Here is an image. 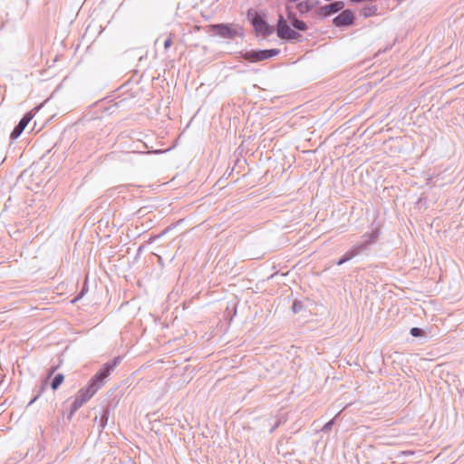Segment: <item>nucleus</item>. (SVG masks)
Masks as SVG:
<instances>
[{
	"label": "nucleus",
	"instance_id": "nucleus-1",
	"mask_svg": "<svg viewBox=\"0 0 464 464\" xmlns=\"http://www.w3.org/2000/svg\"><path fill=\"white\" fill-rule=\"evenodd\" d=\"M121 356L114 357L111 361L104 363L102 368L90 379L87 385L82 388L72 405L79 410L85 402H87L104 384L105 379L121 362Z\"/></svg>",
	"mask_w": 464,
	"mask_h": 464
},
{
	"label": "nucleus",
	"instance_id": "nucleus-2",
	"mask_svg": "<svg viewBox=\"0 0 464 464\" xmlns=\"http://www.w3.org/2000/svg\"><path fill=\"white\" fill-rule=\"evenodd\" d=\"M246 17L256 35L267 37L274 33V27L266 22V14L263 12L249 8L246 13Z\"/></svg>",
	"mask_w": 464,
	"mask_h": 464
},
{
	"label": "nucleus",
	"instance_id": "nucleus-3",
	"mask_svg": "<svg viewBox=\"0 0 464 464\" xmlns=\"http://www.w3.org/2000/svg\"><path fill=\"white\" fill-rule=\"evenodd\" d=\"M208 28L211 33L224 39L233 40L236 37H244V28L237 24H212Z\"/></svg>",
	"mask_w": 464,
	"mask_h": 464
},
{
	"label": "nucleus",
	"instance_id": "nucleus-4",
	"mask_svg": "<svg viewBox=\"0 0 464 464\" xmlns=\"http://www.w3.org/2000/svg\"><path fill=\"white\" fill-rule=\"evenodd\" d=\"M380 236V229L378 227L374 228L371 233H365L362 238V240L356 243L351 247V250L353 252L354 256L360 255H368L372 246H373Z\"/></svg>",
	"mask_w": 464,
	"mask_h": 464
},
{
	"label": "nucleus",
	"instance_id": "nucleus-5",
	"mask_svg": "<svg viewBox=\"0 0 464 464\" xmlns=\"http://www.w3.org/2000/svg\"><path fill=\"white\" fill-rule=\"evenodd\" d=\"M280 53V50L276 48L272 49H252L241 51L239 53L240 57L249 63H258L272 57H275Z\"/></svg>",
	"mask_w": 464,
	"mask_h": 464
},
{
	"label": "nucleus",
	"instance_id": "nucleus-6",
	"mask_svg": "<svg viewBox=\"0 0 464 464\" xmlns=\"http://www.w3.org/2000/svg\"><path fill=\"white\" fill-rule=\"evenodd\" d=\"M276 34L281 40H284L286 42H293V41L298 42L302 38V35L298 32L292 29L288 25V24L286 23V21L282 14H279V15H278L277 25H276Z\"/></svg>",
	"mask_w": 464,
	"mask_h": 464
},
{
	"label": "nucleus",
	"instance_id": "nucleus-7",
	"mask_svg": "<svg viewBox=\"0 0 464 464\" xmlns=\"http://www.w3.org/2000/svg\"><path fill=\"white\" fill-rule=\"evenodd\" d=\"M343 8L344 3L343 1H334L330 4L319 6L311 14V16L314 20H322L338 14Z\"/></svg>",
	"mask_w": 464,
	"mask_h": 464
},
{
	"label": "nucleus",
	"instance_id": "nucleus-8",
	"mask_svg": "<svg viewBox=\"0 0 464 464\" xmlns=\"http://www.w3.org/2000/svg\"><path fill=\"white\" fill-rule=\"evenodd\" d=\"M355 14L351 9H343L333 18L332 23L335 27L346 28L355 24Z\"/></svg>",
	"mask_w": 464,
	"mask_h": 464
},
{
	"label": "nucleus",
	"instance_id": "nucleus-9",
	"mask_svg": "<svg viewBox=\"0 0 464 464\" xmlns=\"http://www.w3.org/2000/svg\"><path fill=\"white\" fill-rule=\"evenodd\" d=\"M32 120V115L27 112L25 113L22 119L19 121L18 124L13 129L10 133V140L12 141L15 140L19 138L22 132L24 130L30 121Z\"/></svg>",
	"mask_w": 464,
	"mask_h": 464
},
{
	"label": "nucleus",
	"instance_id": "nucleus-10",
	"mask_svg": "<svg viewBox=\"0 0 464 464\" xmlns=\"http://www.w3.org/2000/svg\"><path fill=\"white\" fill-rule=\"evenodd\" d=\"M320 5V0H303L295 4V9L300 15H305Z\"/></svg>",
	"mask_w": 464,
	"mask_h": 464
},
{
	"label": "nucleus",
	"instance_id": "nucleus-11",
	"mask_svg": "<svg viewBox=\"0 0 464 464\" xmlns=\"http://www.w3.org/2000/svg\"><path fill=\"white\" fill-rule=\"evenodd\" d=\"M109 416H110V408L109 407H105L102 409V411L101 413V416H100V424H99V428H100V430L99 432H102L105 427L107 426L108 424V420H109Z\"/></svg>",
	"mask_w": 464,
	"mask_h": 464
},
{
	"label": "nucleus",
	"instance_id": "nucleus-12",
	"mask_svg": "<svg viewBox=\"0 0 464 464\" xmlns=\"http://www.w3.org/2000/svg\"><path fill=\"white\" fill-rule=\"evenodd\" d=\"M376 5H366L360 10V15L363 16L364 18L373 16L376 14Z\"/></svg>",
	"mask_w": 464,
	"mask_h": 464
},
{
	"label": "nucleus",
	"instance_id": "nucleus-13",
	"mask_svg": "<svg viewBox=\"0 0 464 464\" xmlns=\"http://www.w3.org/2000/svg\"><path fill=\"white\" fill-rule=\"evenodd\" d=\"M64 381V375L63 373H57L51 382V388L56 391Z\"/></svg>",
	"mask_w": 464,
	"mask_h": 464
},
{
	"label": "nucleus",
	"instance_id": "nucleus-14",
	"mask_svg": "<svg viewBox=\"0 0 464 464\" xmlns=\"http://www.w3.org/2000/svg\"><path fill=\"white\" fill-rule=\"evenodd\" d=\"M290 24L294 29L298 31L304 32L308 29V26L305 24V22L298 18H295L294 21H292Z\"/></svg>",
	"mask_w": 464,
	"mask_h": 464
},
{
	"label": "nucleus",
	"instance_id": "nucleus-15",
	"mask_svg": "<svg viewBox=\"0 0 464 464\" xmlns=\"http://www.w3.org/2000/svg\"><path fill=\"white\" fill-rule=\"evenodd\" d=\"M354 254L353 252L351 250V248L346 251L336 262V265L337 266H342L343 265L344 263L352 260L353 258H354Z\"/></svg>",
	"mask_w": 464,
	"mask_h": 464
},
{
	"label": "nucleus",
	"instance_id": "nucleus-16",
	"mask_svg": "<svg viewBox=\"0 0 464 464\" xmlns=\"http://www.w3.org/2000/svg\"><path fill=\"white\" fill-rule=\"evenodd\" d=\"M46 385H47V379H45L42 382V384L40 385L36 394L31 399V401H29V403L27 405V407L31 406L33 403H34L39 399V397L42 395V393L45 391Z\"/></svg>",
	"mask_w": 464,
	"mask_h": 464
},
{
	"label": "nucleus",
	"instance_id": "nucleus-17",
	"mask_svg": "<svg viewBox=\"0 0 464 464\" xmlns=\"http://www.w3.org/2000/svg\"><path fill=\"white\" fill-rule=\"evenodd\" d=\"M293 4L294 3H288L285 1L286 17L290 23L294 21L295 18H297L295 13L293 11Z\"/></svg>",
	"mask_w": 464,
	"mask_h": 464
},
{
	"label": "nucleus",
	"instance_id": "nucleus-18",
	"mask_svg": "<svg viewBox=\"0 0 464 464\" xmlns=\"http://www.w3.org/2000/svg\"><path fill=\"white\" fill-rule=\"evenodd\" d=\"M285 421H286V417L285 415L277 417L275 423L272 425L269 432L273 433L279 426H281Z\"/></svg>",
	"mask_w": 464,
	"mask_h": 464
},
{
	"label": "nucleus",
	"instance_id": "nucleus-19",
	"mask_svg": "<svg viewBox=\"0 0 464 464\" xmlns=\"http://www.w3.org/2000/svg\"><path fill=\"white\" fill-rule=\"evenodd\" d=\"M304 309V305L302 301L295 300L292 304V311L294 314H299Z\"/></svg>",
	"mask_w": 464,
	"mask_h": 464
},
{
	"label": "nucleus",
	"instance_id": "nucleus-20",
	"mask_svg": "<svg viewBox=\"0 0 464 464\" xmlns=\"http://www.w3.org/2000/svg\"><path fill=\"white\" fill-rule=\"evenodd\" d=\"M410 334L413 337H423L425 336V331L420 327H412L410 330Z\"/></svg>",
	"mask_w": 464,
	"mask_h": 464
},
{
	"label": "nucleus",
	"instance_id": "nucleus-21",
	"mask_svg": "<svg viewBox=\"0 0 464 464\" xmlns=\"http://www.w3.org/2000/svg\"><path fill=\"white\" fill-rule=\"evenodd\" d=\"M334 421H335V418H333L332 420H330L329 421H327L324 426L323 428L321 429V430L324 433L330 431L334 424Z\"/></svg>",
	"mask_w": 464,
	"mask_h": 464
},
{
	"label": "nucleus",
	"instance_id": "nucleus-22",
	"mask_svg": "<svg viewBox=\"0 0 464 464\" xmlns=\"http://www.w3.org/2000/svg\"><path fill=\"white\" fill-rule=\"evenodd\" d=\"M171 34L164 41V48L169 49L172 45Z\"/></svg>",
	"mask_w": 464,
	"mask_h": 464
},
{
	"label": "nucleus",
	"instance_id": "nucleus-23",
	"mask_svg": "<svg viewBox=\"0 0 464 464\" xmlns=\"http://www.w3.org/2000/svg\"><path fill=\"white\" fill-rule=\"evenodd\" d=\"M85 293V286H83L81 290V292L77 295V296L72 301V303H75L76 301L80 300Z\"/></svg>",
	"mask_w": 464,
	"mask_h": 464
},
{
	"label": "nucleus",
	"instance_id": "nucleus-24",
	"mask_svg": "<svg viewBox=\"0 0 464 464\" xmlns=\"http://www.w3.org/2000/svg\"><path fill=\"white\" fill-rule=\"evenodd\" d=\"M11 201H12V198H11V197H9L7 198V200L5 202V207H4L5 210L7 209L10 207Z\"/></svg>",
	"mask_w": 464,
	"mask_h": 464
},
{
	"label": "nucleus",
	"instance_id": "nucleus-25",
	"mask_svg": "<svg viewBox=\"0 0 464 464\" xmlns=\"http://www.w3.org/2000/svg\"><path fill=\"white\" fill-rule=\"evenodd\" d=\"M412 454H413V452H412V451H410V450H404V451H401V452L399 453V456H400V455L410 456V455H412Z\"/></svg>",
	"mask_w": 464,
	"mask_h": 464
},
{
	"label": "nucleus",
	"instance_id": "nucleus-26",
	"mask_svg": "<svg viewBox=\"0 0 464 464\" xmlns=\"http://www.w3.org/2000/svg\"><path fill=\"white\" fill-rule=\"evenodd\" d=\"M56 369H57V367H56V366L52 367V368L49 370V373H48V377H47V378L51 377V376L54 373V372L56 371Z\"/></svg>",
	"mask_w": 464,
	"mask_h": 464
},
{
	"label": "nucleus",
	"instance_id": "nucleus-27",
	"mask_svg": "<svg viewBox=\"0 0 464 464\" xmlns=\"http://www.w3.org/2000/svg\"><path fill=\"white\" fill-rule=\"evenodd\" d=\"M73 414H74L73 412H70V411H69V413L67 414V420H68L69 421H71V420H72V418Z\"/></svg>",
	"mask_w": 464,
	"mask_h": 464
},
{
	"label": "nucleus",
	"instance_id": "nucleus-28",
	"mask_svg": "<svg viewBox=\"0 0 464 464\" xmlns=\"http://www.w3.org/2000/svg\"><path fill=\"white\" fill-rule=\"evenodd\" d=\"M77 411H78V410H77L74 406H72V405L71 404V407H70V412H73V413H75Z\"/></svg>",
	"mask_w": 464,
	"mask_h": 464
},
{
	"label": "nucleus",
	"instance_id": "nucleus-29",
	"mask_svg": "<svg viewBox=\"0 0 464 464\" xmlns=\"http://www.w3.org/2000/svg\"><path fill=\"white\" fill-rule=\"evenodd\" d=\"M339 415H340V412H337V413L335 414V417H334V418L338 417Z\"/></svg>",
	"mask_w": 464,
	"mask_h": 464
},
{
	"label": "nucleus",
	"instance_id": "nucleus-30",
	"mask_svg": "<svg viewBox=\"0 0 464 464\" xmlns=\"http://www.w3.org/2000/svg\"><path fill=\"white\" fill-rule=\"evenodd\" d=\"M339 415H340V412H337V413L335 414V417H334V418L338 417Z\"/></svg>",
	"mask_w": 464,
	"mask_h": 464
},
{
	"label": "nucleus",
	"instance_id": "nucleus-31",
	"mask_svg": "<svg viewBox=\"0 0 464 464\" xmlns=\"http://www.w3.org/2000/svg\"><path fill=\"white\" fill-rule=\"evenodd\" d=\"M339 415H340V412H337V413L335 414V417H334V418L338 417Z\"/></svg>",
	"mask_w": 464,
	"mask_h": 464
}]
</instances>
